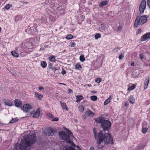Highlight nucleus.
<instances>
[{
	"instance_id": "obj_9",
	"label": "nucleus",
	"mask_w": 150,
	"mask_h": 150,
	"mask_svg": "<svg viewBox=\"0 0 150 150\" xmlns=\"http://www.w3.org/2000/svg\"><path fill=\"white\" fill-rule=\"evenodd\" d=\"M3 101L5 104L8 106H11L13 105V102L10 100L4 99Z\"/></svg>"
},
{
	"instance_id": "obj_40",
	"label": "nucleus",
	"mask_w": 150,
	"mask_h": 150,
	"mask_svg": "<svg viewBox=\"0 0 150 150\" xmlns=\"http://www.w3.org/2000/svg\"><path fill=\"white\" fill-rule=\"evenodd\" d=\"M139 57L141 59H142L144 58V56L143 54H141L139 55Z\"/></svg>"
},
{
	"instance_id": "obj_44",
	"label": "nucleus",
	"mask_w": 150,
	"mask_h": 150,
	"mask_svg": "<svg viewBox=\"0 0 150 150\" xmlns=\"http://www.w3.org/2000/svg\"><path fill=\"white\" fill-rule=\"evenodd\" d=\"M129 105V103L128 102H126L125 103V106H127Z\"/></svg>"
},
{
	"instance_id": "obj_24",
	"label": "nucleus",
	"mask_w": 150,
	"mask_h": 150,
	"mask_svg": "<svg viewBox=\"0 0 150 150\" xmlns=\"http://www.w3.org/2000/svg\"><path fill=\"white\" fill-rule=\"evenodd\" d=\"M136 86L135 85L133 84L132 86H129V87L128 90L129 91H132L135 88Z\"/></svg>"
},
{
	"instance_id": "obj_52",
	"label": "nucleus",
	"mask_w": 150,
	"mask_h": 150,
	"mask_svg": "<svg viewBox=\"0 0 150 150\" xmlns=\"http://www.w3.org/2000/svg\"><path fill=\"white\" fill-rule=\"evenodd\" d=\"M138 148L139 149H141L142 148V146H138Z\"/></svg>"
},
{
	"instance_id": "obj_45",
	"label": "nucleus",
	"mask_w": 150,
	"mask_h": 150,
	"mask_svg": "<svg viewBox=\"0 0 150 150\" xmlns=\"http://www.w3.org/2000/svg\"><path fill=\"white\" fill-rule=\"evenodd\" d=\"M122 27L121 26H119L118 28V30H121Z\"/></svg>"
},
{
	"instance_id": "obj_29",
	"label": "nucleus",
	"mask_w": 150,
	"mask_h": 150,
	"mask_svg": "<svg viewBox=\"0 0 150 150\" xmlns=\"http://www.w3.org/2000/svg\"><path fill=\"white\" fill-rule=\"evenodd\" d=\"M101 37V35L99 33L96 34L95 36V38L97 39L99 38H100Z\"/></svg>"
},
{
	"instance_id": "obj_18",
	"label": "nucleus",
	"mask_w": 150,
	"mask_h": 150,
	"mask_svg": "<svg viewBox=\"0 0 150 150\" xmlns=\"http://www.w3.org/2000/svg\"><path fill=\"white\" fill-rule=\"evenodd\" d=\"M35 96L36 98L41 100L42 97V96L41 94H38V93L35 92Z\"/></svg>"
},
{
	"instance_id": "obj_11",
	"label": "nucleus",
	"mask_w": 150,
	"mask_h": 150,
	"mask_svg": "<svg viewBox=\"0 0 150 150\" xmlns=\"http://www.w3.org/2000/svg\"><path fill=\"white\" fill-rule=\"evenodd\" d=\"M149 81V78H148L145 79L144 85V89H145L147 88Z\"/></svg>"
},
{
	"instance_id": "obj_48",
	"label": "nucleus",
	"mask_w": 150,
	"mask_h": 150,
	"mask_svg": "<svg viewBox=\"0 0 150 150\" xmlns=\"http://www.w3.org/2000/svg\"><path fill=\"white\" fill-rule=\"evenodd\" d=\"M90 150H95L94 148L93 147H92L90 149Z\"/></svg>"
},
{
	"instance_id": "obj_22",
	"label": "nucleus",
	"mask_w": 150,
	"mask_h": 150,
	"mask_svg": "<svg viewBox=\"0 0 150 150\" xmlns=\"http://www.w3.org/2000/svg\"><path fill=\"white\" fill-rule=\"evenodd\" d=\"M91 99L93 101H96L97 99V97L96 96H92L90 97Z\"/></svg>"
},
{
	"instance_id": "obj_23",
	"label": "nucleus",
	"mask_w": 150,
	"mask_h": 150,
	"mask_svg": "<svg viewBox=\"0 0 150 150\" xmlns=\"http://www.w3.org/2000/svg\"><path fill=\"white\" fill-rule=\"evenodd\" d=\"M18 120V119L17 117L15 118H13L12 120H11L9 123H13L15 122H16Z\"/></svg>"
},
{
	"instance_id": "obj_39",
	"label": "nucleus",
	"mask_w": 150,
	"mask_h": 150,
	"mask_svg": "<svg viewBox=\"0 0 150 150\" xmlns=\"http://www.w3.org/2000/svg\"><path fill=\"white\" fill-rule=\"evenodd\" d=\"M142 32V31L141 29H139L137 30V34H139L141 33Z\"/></svg>"
},
{
	"instance_id": "obj_34",
	"label": "nucleus",
	"mask_w": 150,
	"mask_h": 150,
	"mask_svg": "<svg viewBox=\"0 0 150 150\" xmlns=\"http://www.w3.org/2000/svg\"><path fill=\"white\" fill-rule=\"evenodd\" d=\"M47 116L52 119H53L54 117V116L50 113H47Z\"/></svg>"
},
{
	"instance_id": "obj_21",
	"label": "nucleus",
	"mask_w": 150,
	"mask_h": 150,
	"mask_svg": "<svg viewBox=\"0 0 150 150\" xmlns=\"http://www.w3.org/2000/svg\"><path fill=\"white\" fill-rule=\"evenodd\" d=\"M111 99L110 97L108 98L107 99H106L104 103V105H106L110 102V100Z\"/></svg>"
},
{
	"instance_id": "obj_32",
	"label": "nucleus",
	"mask_w": 150,
	"mask_h": 150,
	"mask_svg": "<svg viewBox=\"0 0 150 150\" xmlns=\"http://www.w3.org/2000/svg\"><path fill=\"white\" fill-rule=\"evenodd\" d=\"M101 81V79L100 78H97L96 79L95 81L97 83H99Z\"/></svg>"
},
{
	"instance_id": "obj_38",
	"label": "nucleus",
	"mask_w": 150,
	"mask_h": 150,
	"mask_svg": "<svg viewBox=\"0 0 150 150\" xmlns=\"http://www.w3.org/2000/svg\"><path fill=\"white\" fill-rule=\"evenodd\" d=\"M124 56L123 54H121L119 57L120 59H121L124 57Z\"/></svg>"
},
{
	"instance_id": "obj_57",
	"label": "nucleus",
	"mask_w": 150,
	"mask_h": 150,
	"mask_svg": "<svg viewBox=\"0 0 150 150\" xmlns=\"http://www.w3.org/2000/svg\"><path fill=\"white\" fill-rule=\"evenodd\" d=\"M32 113L31 112L30 113V114H32Z\"/></svg>"
},
{
	"instance_id": "obj_41",
	"label": "nucleus",
	"mask_w": 150,
	"mask_h": 150,
	"mask_svg": "<svg viewBox=\"0 0 150 150\" xmlns=\"http://www.w3.org/2000/svg\"><path fill=\"white\" fill-rule=\"evenodd\" d=\"M147 4L150 8V0H147Z\"/></svg>"
},
{
	"instance_id": "obj_3",
	"label": "nucleus",
	"mask_w": 150,
	"mask_h": 150,
	"mask_svg": "<svg viewBox=\"0 0 150 150\" xmlns=\"http://www.w3.org/2000/svg\"><path fill=\"white\" fill-rule=\"evenodd\" d=\"M95 121L97 123L101 124V127L103 128L104 131H109L111 125L110 121L105 120L104 117H97Z\"/></svg>"
},
{
	"instance_id": "obj_10",
	"label": "nucleus",
	"mask_w": 150,
	"mask_h": 150,
	"mask_svg": "<svg viewBox=\"0 0 150 150\" xmlns=\"http://www.w3.org/2000/svg\"><path fill=\"white\" fill-rule=\"evenodd\" d=\"M15 106L18 107L21 104V102L20 100L18 99H16L14 101Z\"/></svg>"
},
{
	"instance_id": "obj_47",
	"label": "nucleus",
	"mask_w": 150,
	"mask_h": 150,
	"mask_svg": "<svg viewBox=\"0 0 150 150\" xmlns=\"http://www.w3.org/2000/svg\"><path fill=\"white\" fill-rule=\"evenodd\" d=\"M44 89V88L43 87H40L39 88V89L40 90H41L42 89Z\"/></svg>"
},
{
	"instance_id": "obj_36",
	"label": "nucleus",
	"mask_w": 150,
	"mask_h": 150,
	"mask_svg": "<svg viewBox=\"0 0 150 150\" xmlns=\"http://www.w3.org/2000/svg\"><path fill=\"white\" fill-rule=\"evenodd\" d=\"M59 120V118L58 117H55L53 118L52 119V121H57Z\"/></svg>"
},
{
	"instance_id": "obj_26",
	"label": "nucleus",
	"mask_w": 150,
	"mask_h": 150,
	"mask_svg": "<svg viewBox=\"0 0 150 150\" xmlns=\"http://www.w3.org/2000/svg\"><path fill=\"white\" fill-rule=\"evenodd\" d=\"M80 60L81 62H83L85 60V58L83 54H82L80 56Z\"/></svg>"
},
{
	"instance_id": "obj_8",
	"label": "nucleus",
	"mask_w": 150,
	"mask_h": 150,
	"mask_svg": "<svg viewBox=\"0 0 150 150\" xmlns=\"http://www.w3.org/2000/svg\"><path fill=\"white\" fill-rule=\"evenodd\" d=\"M23 111L26 112L30 111V110L32 109V107L31 105L28 104H25L24 105L23 107L21 108Z\"/></svg>"
},
{
	"instance_id": "obj_51",
	"label": "nucleus",
	"mask_w": 150,
	"mask_h": 150,
	"mask_svg": "<svg viewBox=\"0 0 150 150\" xmlns=\"http://www.w3.org/2000/svg\"><path fill=\"white\" fill-rule=\"evenodd\" d=\"M91 92L94 93H96V91H91Z\"/></svg>"
},
{
	"instance_id": "obj_56",
	"label": "nucleus",
	"mask_w": 150,
	"mask_h": 150,
	"mask_svg": "<svg viewBox=\"0 0 150 150\" xmlns=\"http://www.w3.org/2000/svg\"><path fill=\"white\" fill-rule=\"evenodd\" d=\"M66 50H64V51H63V52H64Z\"/></svg>"
},
{
	"instance_id": "obj_55",
	"label": "nucleus",
	"mask_w": 150,
	"mask_h": 150,
	"mask_svg": "<svg viewBox=\"0 0 150 150\" xmlns=\"http://www.w3.org/2000/svg\"><path fill=\"white\" fill-rule=\"evenodd\" d=\"M1 27H0V31H1Z\"/></svg>"
},
{
	"instance_id": "obj_6",
	"label": "nucleus",
	"mask_w": 150,
	"mask_h": 150,
	"mask_svg": "<svg viewBox=\"0 0 150 150\" xmlns=\"http://www.w3.org/2000/svg\"><path fill=\"white\" fill-rule=\"evenodd\" d=\"M43 133L47 135L52 136L54 134L55 130L52 128H47L43 130Z\"/></svg>"
},
{
	"instance_id": "obj_4",
	"label": "nucleus",
	"mask_w": 150,
	"mask_h": 150,
	"mask_svg": "<svg viewBox=\"0 0 150 150\" xmlns=\"http://www.w3.org/2000/svg\"><path fill=\"white\" fill-rule=\"evenodd\" d=\"M65 129L67 130L66 132L68 134H67L64 131H62L59 132L58 134L60 137L62 139L66 141L68 143L72 144V145L75 147L76 145L73 142H72L70 137V136H72L73 137H74L72 132L69 130L65 128Z\"/></svg>"
},
{
	"instance_id": "obj_49",
	"label": "nucleus",
	"mask_w": 150,
	"mask_h": 150,
	"mask_svg": "<svg viewBox=\"0 0 150 150\" xmlns=\"http://www.w3.org/2000/svg\"><path fill=\"white\" fill-rule=\"evenodd\" d=\"M52 70L53 71H56L57 70V69L56 68H54L53 67L52 68Z\"/></svg>"
},
{
	"instance_id": "obj_5",
	"label": "nucleus",
	"mask_w": 150,
	"mask_h": 150,
	"mask_svg": "<svg viewBox=\"0 0 150 150\" xmlns=\"http://www.w3.org/2000/svg\"><path fill=\"white\" fill-rule=\"evenodd\" d=\"M147 21V18L146 15L140 16L139 14L137 15V17L134 22V25L137 27L139 25H142Z\"/></svg>"
},
{
	"instance_id": "obj_43",
	"label": "nucleus",
	"mask_w": 150,
	"mask_h": 150,
	"mask_svg": "<svg viewBox=\"0 0 150 150\" xmlns=\"http://www.w3.org/2000/svg\"><path fill=\"white\" fill-rule=\"evenodd\" d=\"M73 92V91L71 89H69L68 91V93H71Z\"/></svg>"
},
{
	"instance_id": "obj_37",
	"label": "nucleus",
	"mask_w": 150,
	"mask_h": 150,
	"mask_svg": "<svg viewBox=\"0 0 150 150\" xmlns=\"http://www.w3.org/2000/svg\"><path fill=\"white\" fill-rule=\"evenodd\" d=\"M70 46L71 47H74L75 46V42H70Z\"/></svg>"
},
{
	"instance_id": "obj_15",
	"label": "nucleus",
	"mask_w": 150,
	"mask_h": 150,
	"mask_svg": "<svg viewBox=\"0 0 150 150\" xmlns=\"http://www.w3.org/2000/svg\"><path fill=\"white\" fill-rule=\"evenodd\" d=\"M76 96V102L77 103L80 102L81 100L83 98V97L81 95Z\"/></svg>"
},
{
	"instance_id": "obj_7",
	"label": "nucleus",
	"mask_w": 150,
	"mask_h": 150,
	"mask_svg": "<svg viewBox=\"0 0 150 150\" xmlns=\"http://www.w3.org/2000/svg\"><path fill=\"white\" fill-rule=\"evenodd\" d=\"M146 6V2L145 0H142L139 6V10L140 13L142 14L145 10Z\"/></svg>"
},
{
	"instance_id": "obj_16",
	"label": "nucleus",
	"mask_w": 150,
	"mask_h": 150,
	"mask_svg": "<svg viewBox=\"0 0 150 150\" xmlns=\"http://www.w3.org/2000/svg\"><path fill=\"white\" fill-rule=\"evenodd\" d=\"M129 100L131 103H134L135 101V99L133 96H130L129 98Z\"/></svg>"
},
{
	"instance_id": "obj_50",
	"label": "nucleus",
	"mask_w": 150,
	"mask_h": 150,
	"mask_svg": "<svg viewBox=\"0 0 150 150\" xmlns=\"http://www.w3.org/2000/svg\"><path fill=\"white\" fill-rule=\"evenodd\" d=\"M134 65V62H132L131 64V66H133Z\"/></svg>"
},
{
	"instance_id": "obj_31",
	"label": "nucleus",
	"mask_w": 150,
	"mask_h": 150,
	"mask_svg": "<svg viewBox=\"0 0 150 150\" xmlns=\"http://www.w3.org/2000/svg\"><path fill=\"white\" fill-rule=\"evenodd\" d=\"M81 68V65L79 64H76V69H79V68Z\"/></svg>"
},
{
	"instance_id": "obj_30",
	"label": "nucleus",
	"mask_w": 150,
	"mask_h": 150,
	"mask_svg": "<svg viewBox=\"0 0 150 150\" xmlns=\"http://www.w3.org/2000/svg\"><path fill=\"white\" fill-rule=\"evenodd\" d=\"M50 60L52 62H54L55 61V57L53 56H51L49 57Z\"/></svg>"
},
{
	"instance_id": "obj_42",
	"label": "nucleus",
	"mask_w": 150,
	"mask_h": 150,
	"mask_svg": "<svg viewBox=\"0 0 150 150\" xmlns=\"http://www.w3.org/2000/svg\"><path fill=\"white\" fill-rule=\"evenodd\" d=\"M62 73L63 75H64L66 73V72L65 70L63 69V70H62Z\"/></svg>"
},
{
	"instance_id": "obj_28",
	"label": "nucleus",
	"mask_w": 150,
	"mask_h": 150,
	"mask_svg": "<svg viewBox=\"0 0 150 150\" xmlns=\"http://www.w3.org/2000/svg\"><path fill=\"white\" fill-rule=\"evenodd\" d=\"M79 109L80 111L83 112L84 110V107L82 105L80 106L79 107Z\"/></svg>"
},
{
	"instance_id": "obj_12",
	"label": "nucleus",
	"mask_w": 150,
	"mask_h": 150,
	"mask_svg": "<svg viewBox=\"0 0 150 150\" xmlns=\"http://www.w3.org/2000/svg\"><path fill=\"white\" fill-rule=\"evenodd\" d=\"M150 38V33H149L144 35L143 36V40H142L145 41L148 38Z\"/></svg>"
},
{
	"instance_id": "obj_53",
	"label": "nucleus",
	"mask_w": 150,
	"mask_h": 150,
	"mask_svg": "<svg viewBox=\"0 0 150 150\" xmlns=\"http://www.w3.org/2000/svg\"><path fill=\"white\" fill-rule=\"evenodd\" d=\"M61 84H62L63 85H66V84H64V83H61Z\"/></svg>"
},
{
	"instance_id": "obj_54",
	"label": "nucleus",
	"mask_w": 150,
	"mask_h": 150,
	"mask_svg": "<svg viewBox=\"0 0 150 150\" xmlns=\"http://www.w3.org/2000/svg\"><path fill=\"white\" fill-rule=\"evenodd\" d=\"M77 147L79 149H80V147L79 146H77Z\"/></svg>"
},
{
	"instance_id": "obj_2",
	"label": "nucleus",
	"mask_w": 150,
	"mask_h": 150,
	"mask_svg": "<svg viewBox=\"0 0 150 150\" xmlns=\"http://www.w3.org/2000/svg\"><path fill=\"white\" fill-rule=\"evenodd\" d=\"M29 134L25 135L21 141V144L19 145L16 144L15 145L14 150H30V146L35 143L36 140V134L33 132H29Z\"/></svg>"
},
{
	"instance_id": "obj_1",
	"label": "nucleus",
	"mask_w": 150,
	"mask_h": 150,
	"mask_svg": "<svg viewBox=\"0 0 150 150\" xmlns=\"http://www.w3.org/2000/svg\"><path fill=\"white\" fill-rule=\"evenodd\" d=\"M93 135L99 149H102L108 144H113V139L109 133H104L100 131L97 135L95 128L93 129Z\"/></svg>"
},
{
	"instance_id": "obj_35",
	"label": "nucleus",
	"mask_w": 150,
	"mask_h": 150,
	"mask_svg": "<svg viewBox=\"0 0 150 150\" xmlns=\"http://www.w3.org/2000/svg\"><path fill=\"white\" fill-rule=\"evenodd\" d=\"M11 6V5L8 4L6 5L5 6V8L7 10H8L9 9L10 7Z\"/></svg>"
},
{
	"instance_id": "obj_33",
	"label": "nucleus",
	"mask_w": 150,
	"mask_h": 150,
	"mask_svg": "<svg viewBox=\"0 0 150 150\" xmlns=\"http://www.w3.org/2000/svg\"><path fill=\"white\" fill-rule=\"evenodd\" d=\"M147 130V128H143L142 129V132L143 133H145Z\"/></svg>"
},
{
	"instance_id": "obj_19",
	"label": "nucleus",
	"mask_w": 150,
	"mask_h": 150,
	"mask_svg": "<svg viewBox=\"0 0 150 150\" xmlns=\"http://www.w3.org/2000/svg\"><path fill=\"white\" fill-rule=\"evenodd\" d=\"M108 4V1H103L101 2L99 5V6L100 7H102L103 6H105L107 4Z\"/></svg>"
},
{
	"instance_id": "obj_20",
	"label": "nucleus",
	"mask_w": 150,
	"mask_h": 150,
	"mask_svg": "<svg viewBox=\"0 0 150 150\" xmlns=\"http://www.w3.org/2000/svg\"><path fill=\"white\" fill-rule=\"evenodd\" d=\"M11 53L12 55L15 57H19L18 54L14 51H12Z\"/></svg>"
},
{
	"instance_id": "obj_25",
	"label": "nucleus",
	"mask_w": 150,
	"mask_h": 150,
	"mask_svg": "<svg viewBox=\"0 0 150 150\" xmlns=\"http://www.w3.org/2000/svg\"><path fill=\"white\" fill-rule=\"evenodd\" d=\"M41 65L43 68H45L47 66V64L45 62L42 61L41 62Z\"/></svg>"
},
{
	"instance_id": "obj_46",
	"label": "nucleus",
	"mask_w": 150,
	"mask_h": 150,
	"mask_svg": "<svg viewBox=\"0 0 150 150\" xmlns=\"http://www.w3.org/2000/svg\"><path fill=\"white\" fill-rule=\"evenodd\" d=\"M138 71V70H135L134 71H133V74L134 75V73H135L136 72H137Z\"/></svg>"
},
{
	"instance_id": "obj_13",
	"label": "nucleus",
	"mask_w": 150,
	"mask_h": 150,
	"mask_svg": "<svg viewBox=\"0 0 150 150\" xmlns=\"http://www.w3.org/2000/svg\"><path fill=\"white\" fill-rule=\"evenodd\" d=\"M61 105L62 107V109L63 110H66L67 111H68V108L67 106L65 103H62V102H60Z\"/></svg>"
},
{
	"instance_id": "obj_17",
	"label": "nucleus",
	"mask_w": 150,
	"mask_h": 150,
	"mask_svg": "<svg viewBox=\"0 0 150 150\" xmlns=\"http://www.w3.org/2000/svg\"><path fill=\"white\" fill-rule=\"evenodd\" d=\"M39 115L40 112L38 110H37L36 112L33 115V117L34 118H37L39 116Z\"/></svg>"
},
{
	"instance_id": "obj_14",
	"label": "nucleus",
	"mask_w": 150,
	"mask_h": 150,
	"mask_svg": "<svg viewBox=\"0 0 150 150\" xmlns=\"http://www.w3.org/2000/svg\"><path fill=\"white\" fill-rule=\"evenodd\" d=\"M86 115L93 117L95 115V114L92 111L89 110L86 112Z\"/></svg>"
},
{
	"instance_id": "obj_27",
	"label": "nucleus",
	"mask_w": 150,
	"mask_h": 150,
	"mask_svg": "<svg viewBox=\"0 0 150 150\" xmlns=\"http://www.w3.org/2000/svg\"><path fill=\"white\" fill-rule=\"evenodd\" d=\"M73 38V36L72 35L69 34L67 35L66 37V38L67 40H70Z\"/></svg>"
}]
</instances>
